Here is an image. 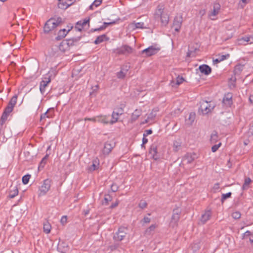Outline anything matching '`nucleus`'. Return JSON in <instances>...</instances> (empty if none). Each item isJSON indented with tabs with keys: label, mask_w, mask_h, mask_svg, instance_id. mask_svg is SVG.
<instances>
[{
	"label": "nucleus",
	"mask_w": 253,
	"mask_h": 253,
	"mask_svg": "<svg viewBox=\"0 0 253 253\" xmlns=\"http://www.w3.org/2000/svg\"><path fill=\"white\" fill-rule=\"evenodd\" d=\"M126 106V104L125 103H122L120 104V107L115 109L116 110H122L123 113L124 112V108Z\"/></svg>",
	"instance_id": "nucleus-56"
},
{
	"label": "nucleus",
	"mask_w": 253,
	"mask_h": 253,
	"mask_svg": "<svg viewBox=\"0 0 253 253\" xmlns=\"http://www.w3.org/2000/svg\"><path fill=\"white\" fill-rule=\"evenodd\" d=\"M62 22V19L59 17L49 19L44 24L43 28L44 32L45 33H48L49 32L59 26Z\"/></svg>",
	"instance_id": "nucleus-1"
},
{
	"label": "nucleus",
	"mask_w": 253,
	"mask_h": 253,
	"mask_svg": "<svg viewBox=\"0 0 253 253\" xmlns=\"http://www.w3.org/2000/svg\"><path fill=\"white\" fill-rule=\"evenodd\" d=\"M158 111V108H155L152 110L150 114L146 115L145 117L147 118L144 120V121H143V125L145 124H153L155 121V118Z\"/></svg>",
	"instance_id": "nucleus-5"
},
{
	"label": "nucleus",
	"mask_w": 253,
	"mask_h": 253,
	"mask_svg": "<svg viewBox=\"0 0 253 253\" xmlns=\"http://www.w3.org/2000/svg\"><path fill=\"white\" fill-rule=\"evenodd\" d=\"M184 81V79L183 77H180L179 76L176 78V81L175 83V84L179 85Z\"/></svg>",
	"instance_id": "nucleus-46"
},
{
	"label": "nucleus",
	"mask_w": 253,
	"mask_h": 253,
	"mask_svg": "<svg viewBox=\"0 0 253 253\" xmlns=\"http://www.w3.org/2000/svg\"><path fill=\"white\" fill-rule=\"evenodd\" d=\"M183 22V18L182 15H177L175 16L173 22V27L174 28V30L176 32H179L181 25Z\"/></svg>",
	"instance_id": "nucleus-9"
},
{
	"label": "nucleus",
	"mask_w": 253,
	"mask_h": 253,
	"mask_svg": "<svg viewBox=\"0 0 253 253\" xmlns=\"http://www.w3.org/2000/svg\"><path fill=\"white\" fill-rule=\"evenodd\" d=\"M133 24L134 25L136 28H142V23L141 22H136L134 23Z\"/></svg>",
	"instance_id": "nucleus-55"
},
{
	"label": "nucleus",
	"mask_w": 253,
	"mask_h": 253,
	"mask_svg": "<svg viewBox=\"0 0 253 253\" xmlns=\"http://www.w3.org/2000/svg\"><path fill=\"white\" fill-rule=\"evenodd\" d=\"M244 68V65L241 64L237 65L234 68V74L235 75H240L241 73L243 71Z\"/></svg>",
	"instance_id": "nucleus-30"
},
{
	"label": "nucleus",
	"mask_w": 253,
	"mask_h": 253,
	"mask_svg": "<svg viewBox=\"0 0 253 253\" xmlns=\"http://www.w3.org/2000/svg\"><path fill=\"white\" fill-rule=\"evenodd\" d=\"M141 115V110L136 109L132 114L131 119L132 121L136 120Z\"/></svg>",
	"instance_id": "nucleus-35"
},
{
	"label": "nucleus",
	"mask_w": 253,
	"mask_h": 253,
	"mask_svg": "<svg viewBox=\"0 0 253 253\" xmlns=\"http://www.w3.org/2000/svg\"><path fill=\"white\" fill-rule=\"evenodd\" d=\"M111 189L112 192H115L118 190V186L116 184L113 183L111 185Z\"/></svg>",
	"instance_id": "nucleus-51"
},
{
	"label": "nucleus",
	"mask_w": 253,
	"mask_h": 253,
	"mask_svg": "<svg viewBox=\"0 0 253 253\" xmlns=\"http://www.w3.org/2000/svg\"><path fill=\"white\" fill-rule=\"evenodd\" d=\"M211 216V212L210 211H206L202 215L201 217V222L203 224H205Z\"/></svg>",
	"instance_id": "nucleus-22"
},
{
	"label": "nucleus",
	"mask_w": 253,
	"mask_h": 253,
	"mask_svg": "<svg viewBox=\"0 0 253 253\" xmlns=\"http://www.w3.org/2000/svg\"><path fill=\"white\" fill-rule=\"evenodd\" d=\"M112 198L109 194H106L105 195L104 198V202H103V204L104 205H108L109 202L112 201Z\"/></svg>",
	"instance_id": "nucleus-39"
},
{
	"label": "nucleus",
	"mask_w": 253,
	"mask_h": 253,
	"mask_svg": "<svg viewBox=\"0 0 253 253\" xmlns=\"http://www.w3.org/2000/svg\"><path fill=\"white\" fill-rule=\"evenodd\" d=\"M195 159L193 155L190 153L186 154L183 158V162H185L186 164L191 163Z\"/></svg>",
	"instance_id": "nucleus-26"
},
{
	"label": "nucleus",
	"mask_w": 253,
	"mask_h": 253,
	"mask_svg": "<svg viewBox=\"0 0 253 253\" xmlns=\"http://www.w3.org/2000/svg\"><path fill=\"white\" fill-rule=\"evenodd\" d=\"M47 113L48 112H45L44 113H43L41 115V121L44 120L46 118H48V116Z\"/></svg>",
	"instance_id": "nucleus-53"
},
{
	"label": "nucleus",
	"mask_w": 253,
	"mask_h": 253,
	"mask_svg": "<svg viewBox=\"0 0 253 253\" xmlns=\"http://www.w3.org/2000/svg\"><path fill=\"white\" fill-rule=\"evenodd\" d=\"M84 120L85 121H92L93 122H96V120H97V119H96V117H94V118H86L84 119Z\"/></svg>",
	"instance_id": "nucleus-59"
},
{
	"label": "nucleus",
	"mask_w": 253,
	"mask_h": 253,
	"mask_svg": "<svg viewBox=\"0 0 253 253\" xmlns=\"http://www.w3.org/2000/svg\"><path fill=\"white\" fill-rule=\"evenodd\" d=\"M231 195H232V193L230 192L227 193L226 194H222V196H221V202L222 203V204H223L224 202V201L226 199H227V198H230L231 196Z\"/></svg>",
	"instance_id": "nucleus-38"
},
{
	"label": "nucleus",
	"mask_w": 253,
	"mask_h": 253,
	"mask_svg": "<svg viewBox=\"0 0 253 253\" xmlns=\"http://www.w3.org/2000/svg\"><path fill=\"white\" fill-rule=\"evenodd\" d=\"M98 167V165H96L94 163H93V164L89 167L88 169L90 171H93L95 170Z\"/></svg>",
	"instance_id": "nucleus-49"
},
{
	"label": "nucleus",
	"mask_w": 253,
	"mask_h": 253,
	"mask_svg": "<svg viewBox=\"0 0 253 253\" xmlns=\"http://www.w3.org/2000/svg\"><path fill=\"white\" fill-rule=\"evenodd\" d=\"M232 97V93L228 92L225 93L222 99V104L227 107H231L233 104Z\"/></svg>",
	"instance_id": "nucleus-11"
},
{
	"label": "nucleus",
	"mask_w": 253,
	"mask_h": 253,
	"mask_svg": "<svg viewBox=\"0 0 253 253\" xmlns=\"http://www.w3.org/2000/svg\"><path fill=\"white\" fill-rule=\"evenodd\" d=\"M151 221V219L147 217H143V222L148 223H149Z\"/></svg>",
	"instance_id": "nucleus-63"
},
{
	"label": "nucleus",
	"mask_w": 253,
	"mask_h": 253,
	"mask_svg": "<svg viewBox=\"0 0 253 253\" xmlns=\"http://www.w3.org/2000/svg\"><path fill=\"white\" fill-rule=\"evenodd\" d=\"M83 213L85 216L87 215L89 213V209H87L84 210L83 211Z\"/></svg>",
	"instance_id": "nucleus-64"
},
{
	"label": "nucleus",
	"mask_w": 253,
	"mask_h": 253,
	"mask_svg": "<svg viewBox=\"0 0 253 253\" xmlns=\"http://www.w3.org/2000/svg\"><path fill=\"white\" fill-rule=\"evenodd\" d=\"M11 112H10V111L7 112V109H5L4 112H3V113L2 114L1 118H0V125L1 126H2L3 124L5 123V121L7 119V117H8L9 114Z\"/></svg>",
	"instance_id": "nucleus-25"
},
{
	"label": "nucleus",
	"mask_w": 253,
	"mask_h": 253,
	"mask_svg": "<svg viewBox=\"0 0 253 253\" xmlns=\"http://www.w3.org/2000/svg\"><path fill=\"white\" fill-rule=\"evenodd\" d=\"M51 82L50 76L44 77L40 83V90L42 94H43L45 92V87L47 84Z\"/></svg>",
	"instance_id": "nucleus-13"
},
{
	"label": "nucleus",
	"mask_w": 253,
	"mask_h": 253,
	"mask_svg": "<svg viewBox=\"0 0 253 253\" xmlns=\"http://www.w3.org/2000/svg\"><path fill=\"white\" fill-rule=\"evenodd\" d=\"M51 186V181L46 179L43 181V184L40 187L39 189V196H42L45 195L50 189Z\"/></svg>",
	"instance_id": "nucleus-4"
},
{
	"label": "nucleus",
	"mask_w": 253,
	"mask_h": 253,
	"mask_svg": "<svg viewBox=\"0 0 253 253\" xmlns=\"http://www.w3.org/2000/svg\"><path fill=\"white\" fill-rule=\"evenodd\" d=\"M156 228V225L155 224L151 225L149 228H148L145 231L146 234L150 235L151 232L154 231Z\"/></svg>",
	"instance_id": "nucleus-40"
},
{
	"label": "nucleus",
	"mask_w": 253,
	"mask_h": 253,
	"mask_svg": "<svg viewBox=\"0 0 253 253\" xmlns=\"http://www.w3.org/2000/svg\"><path fill=\"white\" fill-rule=\"evenodd\" d=\"M200 72L205 75H209L211 72V68L207 64H203L199 67Z\"/></svg>",
	"instance_id": "nucleus-17"
},
{
	"label": "nucleus",
	"mask_w": 253,
	"mask_h": 253,
	"mask_svg": "<svg viewBox=\"0 0 253 253\" xmlns=\"http://www.w3.org/2000/svg\"><path fill=\"white\" fill-rule=\"evenodd\" d=\"M244 41V42H250V43H251V40L250 39V36L249 37H243L242 38L241 40H240V41Z\"/></svg>",
	"instance_id": "nucleus-54"
},
{
	"label": "nucleus",
	"mask_w": 253,
	"mask_h": 253,
	"mask_svg": "<svg viewBox=\"0 0 253 253\" xmlns=\"http://www.w3.org/2000/svg\"><path fill=\"white\" fill-rule=\"evenodd\" d=\"M160 50V48L159 47L150 46L148 48L143 49V55L145 54L147 57L151 56L157 53Z\"/></svg>",
	"instance_id": "nucleus-10"
},
{
	"label": "nucleus",
	"mask_w": 253,
	"mask_h": 253,
	"mask_svg": "<svg viewBox=\"0 0 253 253\" xmlns=\"http://www.w3.org/2000/svg\"><path fill=\"white\" fill-rule=\"evenodd\" d=\"M181 210L179 208H176L173 210L170 222V225L172 227L176 226L179 220Z\"/></svg>",
	"instance_id": "nucleus-3"
},
{
	"label": "nucleus",
	"mask_w": 253,
	"mask_h": 253,
	"mask_svg": "<svg viewBox=\"0 0 253 253\" xmlns=\"http://www.w3.org/2000/svg\"><path fill=\"white\" fill-rule=\"evenodd\" d=\"M119 203V201L117 200L114 203H113L110 207V209H114L116 207Z\"/></svg>",
	"instance_id": "nucleus-57"
},
{
	"label": "nucleus",
	"mask_w": 253,
	"mask_h": 253,
	"mask_svg": "<svg viewBox=\"0 0 253 253\" xmlns=\"http://www.w3.org/2000/svg\"><path fill=\"white\" fill-rule=\"evenodd\" d=\"M218 139V133L216 131H213L211 135V143H216Z\"/></svg>",
	"instance_id": "nucleus-32"
},
{
	"label": "nucleus",
	"mask_w": 253,
	"mask_h": 253,
	"mask_svg": "<svg viewBox=\"0 0 253 253\" xmlns=\"http://www.w3.org/2000/svg\"><path fill=\"white\" fill-rule=\"evenodd\" d=\"M132 52V48L129 46L125 45L114 50V52L118 55H127Z\"/></svg>",
	"instance_id": "nucleus-7"
},
{
	"label": "nucleus",
	"mask_w": 253,
	"mask_h": 253,
	"mask_svg": "<svg viewBox=\"0 0 253 253\" xmlns=\"http://www.w3.org/2000/svg\"><path fill=\"white\" fill-rule=\"evenodd\" d=\"M221 145V143L220 142L218 144H216L212 146L211 151L212 152H215L219 148V147Z\"/></svg>",
	"instance_id": "nucleus-47"
},
{
	"label": "nucleus",
	"mask_w": 253,
	"mask_h": 253,
	"mask_svg": "<svg viewBox=\"0 0 253 253\" xmlns=\"http://www.w3.org/2000/svg\"><path fill=\"white\" fill-rule=\"evenodd\" d=\"M17 95L16 94L14 95L9 101L7 106L5 108L7 109V112L10 111L12 112L13 110V108L17 102Z\"/></svg>",
	"instance_id": "nucleus-16"
},
{
	"label": "nucleus",
	"mask_w": 253,
	"mask_h": 253,
	"mask_svg": "<svg viewBox=\"0 0 253 253\" xmlns=\"http://www.w3.org/2000/svg\"><path fill=\"white\" fill-rule=\"evenodd\" d=\"M220 9V5L218 3H214L213 4V8L212 11H211L209 14V18H210L211 19L214 20L215 19L214 18H212V16H216L219 11V10Z\"/></svg>",
	"instance_id": "nucleus-15"
},
{
	"label": "nucleus",
	"mask_w": 253,
	"mask_h": 253,
	"mask_svg": "<svg viewBox=\"0 0 253 253\" xmlns=\"http://www.w3.org/2000/svg\"><path fill=\"white\" fill-rule=\"evenodd\" d=\"M73 26H71L70 27V29H61L58 32V36L56 37V39L57 40H60V39L64 38L67 35V34L71 30V29L73 28Z\"/></svg>",
	"instance_id": "nucleus-19"
},
{
	"label": "nucleus",
	"mask_w": 253,
	"mask_h": 253,
	"mask_svg": "<svg viewBox=\"0 0 253 253\" xmlns=\"http://www.w3.org/2000/svg\"><path fill=\"white\" fill-rule=\"evenodd\" d=\"M113 146L108 142H106L104 144V148L102 150V152L104 155L109 154L113 148Z\"/></svg>",
	"instance_id": "nucleus-21"
},
{
	"label": "nucleus",
	"mask_w": 253,
	"mask_h": 253,
	"mask_svg": "<svg viewBox=\"0 0 253 253\" xmlns=\"http://www.w3.org/2000/svg\"><path fill=\"white\" fill-rule=\"evenodd\" d=\"M214 108V106H211V105L209 104L207 101H203L200 105L199 110L201 111L203 114H207Z\"/></svg>",
	"instance_id": "nucleus-12"
},
{
	"label": "nucleus",
	"mask_w": 253,
	"mask_h": 253,
	"mask_svg": "<svg viewBox=\"0 0 253 253\" xmlns=\"http://www.w3.org/2000/svg\"><path fill=\"white\" fill-rule=\"evenodd\" d=\"M197 50V48H195V49L194 50H192L191 49H189L187 53V57L195 56V52Z\"/></svg>",
	"instance_id": "nucleus-44"
},
{
	"label": "nucleus",
	"mask_w": 253,
	"mask_h": 253,
	"mask_svg": "<svg viewBox=\"0 0 253 253\" xmlns=\"http://www.w3.org/2000/svg\"><path fill=\"white\" fill-rule=\"evenodd\" d=\"M114 23H115V22H104L103 25L102 26H100L98 28L91 29V31L95 32V31H101V30H104L107 27V26H108L111 24H114Z\"/></svg>",
	"instance_id": "nucleus-29"
},
{
	"label": "nucleus",
	"mask_w": 253,
	"mask_h": 253,
	"mask_svg": "<svg viewBox=\"0 0 253 253\" xmlns=\"http://www.w3.org/2000/svg\"><path fill=\"white\" fill-rule=\"evenodd\" d=\"M230 56L229 54H227L225 55H219L218 57L220 60V61H223L225 59L228 58Z\"/></svg>",
	"instance_id": "nucleus-48"
},
{
	"label": "nucleus",
	"mask_w": 253,
	"mask_h": 253,
	"mask_svg": "<svg viewBox=\"0 0 253 253\" xmlns=\"http://www.w3.org/2000/svg\"><path fill=\"white\" fill-rule=\"evenodd\" d=\"M59 2L58 3V6L59 8L66 9L69 6H70L69 3L66 0H58Z\"/></svg>",
	"instance_id": "nucleus-28"
},
{
	"label": "nucleus",
	"mask_w": 253,
	"mask_h": 253,
	"mask_svg": "<svg viewBox=\"0 0 253 253\" xmlns=\"http://www.w3.org/2000/svg\"><path fill=\"white\" fill-rule=\"evenodd\" d=\"M80 39L79 38H75V39H70L66 40H64L65 42H66V44H67L68 47L70 48V47L74 45L75 43H77L79 41Z\"/></svg>",
	"instance_id": "nucleus-27"
},
{
	"label": "nucleus",
	"mask_w": 253,
	"mask_h": 253,
	"mask_svg": "<svg viewBox=\"0 0 253 253\" xmlns=\"http://www.w3.org/2000/svg\"><path fill=\"white\" fill-rule=\"evenodd\" d=\"M89 26V19H84L77 22L75 27V29L81 31L83 29H87Z\"/></svg>",
	"instance_id": "nucleus-6"
},
{
	"label": "nucleus",
	"mask_w": 253,
	"mask_h": 253,
	"mask_svg": "<svg viewBox=\"0 0 253 253\" xmlns=\"http://www.w3.org/2000/svg\"><path fill=\"white\" fill-rule=\"evenodd\" d=\"M206 13V10L205 9H201L199 11V14L201 15V17H202L203 16L205 15Z\"/></svg>",
	"instance_id": "nucleus-58"
},
{
	"label": "nucleus",
	"mask_w": 253,
	"mask_h": 253,
	"mask_svg": "<svg viewBox=\"0 0 253 253\" xmlns=\"http://www.w3.org/2000/svg\"><path fill=\"white\" fill-rule=\"evenodd\" d=\"M249 131L251 134L253 135V121L252 122L250 125Z\"/></svg>",
	"instance_id": "nucleus-62"
},
{
	"label": "nucleus",
	"mask_w": 253,
	"mask_h": 253,
	"mask_svg": "<svg viewBox=\"0 0 253 253\" xmlns=\"http://www.w3.org/2000/svg\"><path fill=\"white\" fill-rule=\"evenodd\" d=\"M18 194V190L16 186H11L8 197L13 198Z\"/></svg>",
	"instance_id": "nucleus-24"
},
{
	"label": "nucleus",
	"mask_w": 253,
	"mask_h": 253,
	"mask_svg": "<svg viewBox=\"0 0 253 253\" xmlns=\"http://www.w3.org/2000/svg\"><path fill=\"white\" fill-rule=\"evenodd\" d=\"M174 150L177 151L180 147V144L177 141H175L173 143Z\"/></svg>",
	"instance_id": "nucleus-50"
},
{
	"label": "nucleus",
	"mask_w": 253,
	"mask_h": 253,
	"mask_svg": "<svg viewBox=\"0 0 253 253\" xmlns=\"http://www.w3.org/2000/svg\"><path fill=\"white\" fill-rule=\"evenodd\" d=\"M43 229V231L45 233L48 234L50 233L51 230V225L48 221H46L44 222Z\"/></svg>",
	"instance_id": "nucleus-31"
},
{
	"label": "nucleus",
	"mask_w": 253,
	"mask_h": 253,
	"mask_svg": "<svg viewBox=\"0 0 253 253\" xmlns=\"http://www.w3.org/2000/svg\"><path fill=\"white\" fill-rule=\"evenodd\" d=\"M58 251L61 253H66L69 250L67 244L63 242H60L57 246Z\"/></svg>",
	"instance_id": "nucleus-20"
},
{
	"label": "nucleus",
	"mask_w": 253,
	"mask_h": 253,
	"mask_svg": "<svg viewBox=\"0 0 253 253\" xmlns=\"http://www.w3.org/2000/svg\"><path fill=\"white\" fill-rule=\"evenodd\" d=\"M127 229L124 227L119 228L118 231L114 235V239L116 241H122L126 236Z\"/></svg>",
	"instance_id": "nucleus-8"
},
{
	"label": "nucleus",
	"mask_w": 253,
	"mask_h": 253,
	"mask_svg": "<svg viewBox=\"0 0 253 253\" xmlns=\"http://www.w3.org/2000/svg\"><path fill=\"white\" fill-rule=\"evenodd\" d=\"M252 180L250 177H247L245 179L244 183L242 186L243 190L247 189L249 187V184L251 183Z\"/></svg>",
	"instance_id": "nucleus-36"
},
{
	"label": "nucleus",
	"mask_w": 253,
	"mask_h": 253,
	"mask_svg": "<svg viewBox=\"0 0 253 253\" xmlns=\"http://www.w3.org/2000/svg\"><path fill=\"white\" fill-rule=\"evenodd\" d=\"M152 133V129H150L146 130L145 131V132L143 133V134H145V135L146 136H147L148 135L151 134Z\"/></svg>",
	"instance_id": "nucleus-60"
},
{
	"label": "nucleus",
	"mask_w": 253,
	"mask_h": 253,
	"mask_svg": "<svg viewBox=\"0 0 253 253\" xmlns=\"http://www.w3.org/2000/svg\"><path fill=\"white\" fill-rule=\"evenodd\" d=\"M250 1V0H241L242 2L244 3L243 5L242 4H240L242 8H243L245 6V5L247 3H248Z\"/></svg>",
	"instance_id": "nucleus-61"
},
{
	"label": "nucleus",
	"mask_w": 253,
	"mask_h": 253,
	"mask_svg": "<svg viewBox=\"0 0 253 253\" xmlns=\"http://www.w3.org/2000/svg\"><path fill=\"white\" fill-rule=\"evenodd\" d=\"M46 112H48L47 114L48 116V118H51L54 116V109L53 108H49Z\"/></svg>",
	"instance_id": "nucleus-42"
},
{
	"label": "nucleus",
	"mask_w": 253,
	"mask_h": 253,
	"mask_svg": "<svg viewBox=\"0 0 253 253\" xmlns=\"http://www.w3.org/2000/svg\"><path fill=\"white\" fill-rule=\"evenodd\" d=\"M195 116V113H191L189 114V120H190L192 123L194 121Z\"/></svg>",
	"instance_id": "nucleus-52"
},
{
	"label": "nucleus",
	"mask_w": 253,
	"mask_h": 253,
	"mask_svg": "<svg viewBox=\"0 0 253 253\" xmlns=\"http://www.w3.org/2000/svg\"><path fill=\"white\" fill-rule=\"evenodd\" d=\"M122 114H123L122 110H117L114 111L112 115V120L110 121V124H113L116 123L119 119V116Z\"/></svg>",
	"instance_id": "nucleus-18"
},
{
	"label": "nucleus",
	"mask_w": 253,
	"mask_h": 253,
	"mask_svg": "<svg viewBox=\"0 0 253 253\" xmlns=\"http://www.w3.org/2000/svg\"><path fill=\"white\" fill-rule=\"evenodd\" d=\"M148 156L155 160H158L159 157L157 155V148L156 145L153 144L149 149Z\"/></svg>",
	"instance_id": "nucleus-14"
},
{
	"label": "nucleus",
	"mask_w": 253,
	"mask_h": 253,
	"mask_svg": "<svg viewBox=\"0 0 253 253\" xmlns=\"http://www.w3.org/2000/svg\"><path fill=\"white\" fill-rule=\"evenodd\" d=\"M59 48L62 52H65L69 49L67 44H66V42H65L64 41L60 43Z\"/></svg>",
	"instance_id": "nucleus-33"
},
{
	"label": "nucleus",
	"mask_w": 253,
	"mask_h": 253,
	"mask_svg": "<svg viewBox=\"0 0 253 253\" xmlns=\"http://www.w3.org/2000/svg\"><path fill=\"white\" fill-rule=\"evenodd\" d=\"M96 122H100L103 124H108L109 121L105 116H96Z\"/></svg>",
	"instance_id": "nucleus-34"
},
{
	"label": "nucleus",
	"mask_w": 253,
	"mask_h": 253,
	"mask_svg": "<svg viewBox=\"0 0 253 253\" xmlns=\"http://www.w3.org/2000/svg\"><path fill=\"white\" fill-rule=\"evenodd\" d=\"M101 2L102 0H95L90 5L89 8L92 10L93 9L94 7H97L100 5Z\"/></svg>",
	"instance_id": "nucleus-37"
},
{
	"label": "nucleus",
	"mask_w": 253,
	"mask_h": 253,
	"mask_svg": "<svg viewBox=\"0 0 253 253\" xmlns=\"http://www.w3.org/2000/svg\"><path fill=\"white\" fill-rule=\"evenodd\" d=\"M109 39V38H108L105 34H103L98 36L96 40L94 41V43L95 44H98L103 42L104 41H108Z\"/></svg>",
	"instance_id": "nucleus-23"
},
{
	"label": "nucleus",
	"mask_w": 253,
	"mask_h": 253,
	"mask_svg": "<svg viewBox=\"0 0 253 253\" xmlns=\"http://www.w3.org/2000/svg\"><path fill=\"white\" fill-rule=\"evenodd\" d=\"M31 177V175L26 174L22 177V182L24 184H26L29 182V179Z\"/></svg>",
	"instance_id": "nucleus-41"
},
{
	"label": "nucleus",
	"mask_w": 253,
	"mask_h": 253,
	"mask_svg": "<svg viewBox=\"0 0 253 253\" xmlns=\"http://www.w3.org/2000/svg\"><path fill=\"white\" fill-rule=\"evenodd\" d=\"M127 71V69H126V72H124L123 70H121L120 72H119L117 73V77L119 79L124 78L126 76V72Z\"/></svg>",
	"instance_id": "nucleus-43"
},
{
	"label": "nucleus",
	"mask_w": 253,
	"mask_h": 253,
	"mask_svg": "<svg viewBox=\"0 0 253 253\" xmlns=\"http://www.w3.org/2000/svg\"><path fill=\"white\" fill-rule=\"evenodd\" d=\"M164 7L162 5H158L156 9L155 17L160 18L162 24L166 26L169 21V16L166 13L164 12Z\"/></svg>",
	"instance_id": "nucleus-2"
},
{
	"label": "nucleus",
	"mask_w": 253,
	"mask_h": 253,
	"mask_svg": "<svg viewBox=\"0 0 253 253\" xmlns=\"http://www.w3.org/2000/svg\"><path fill=\"white\" fill-rule=\"evenodd\" d=\"M232 216L233 218L237 219L240 218L241 213L239 211H235L232 214Z\"/></svg>",
	"instance_id": "nucleus-45"
}]
</instances>
